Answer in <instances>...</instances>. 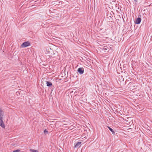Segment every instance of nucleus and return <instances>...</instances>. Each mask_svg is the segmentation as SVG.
<instances>
[{"mask_svg": "<svg viewBox=\"0 0 152 152\" xmlns=\"http://www.w3.org/2000/svg\"><path fill=\"white\" fill-rule=\"evenodd\" d=\"M111 13L114 14V13L112 11H111L110 12L108 11L107 12V18H108L109 20L110 21V22L112 23L113 22L112 21L113 20V18L112 17H113V16L112 15Z\"/></svg>", "mask_w": 152, "mask_h": 152, "instance_id": "f257e3e1", "label": "nucleus"}, {"mask_svg": "<svg viewBox=\"0 0 152 152\" xmlns=\"http://www.w3.org/2000/svg\"><path fill=\"white\" fill-rule=\"evenodd\" d=\"M1 110L0 109V126L3 128H5V126L2 120V117L3 115L1 114Z\"/></svg>", "mask_w": 152, "mask_h": 152, "instance_id": "f03ea898", "label": "nucleus"}, {"mask_svg": "<svg viewBox=\"0 0 152 152\" xmlns=\"http://www.w3.org/2000/svg\"><path fill=\"white\" fill-rule=\"evenodd\" d=\"M30 44V43L28 41L25 42L22 44L21 46L22 48H26L29 46Z\"/></svg>", "mask_w": 152, "mask_h": 152, "instance_id": "7ed1b4c3", "label": "nucleus"}, {"mask_svg": "<svg viewBox=\"0 0 152 152\" xmlns=\"http://www.w3.org/2000/svg\"><path fill=\"white\" fill-rule=\"evenodd\" d=\"M77 72L80 75L83 74L84 72V68L82 67H80L78 68L77 70Z\"/></svg>", "mask_w": 152, "mask_h": 152, "instance_id": "20e7f679", "label": "nucleus"}, {"mask_svg": "<svg viewBox=\"0 0 152 152\" xmlns=\"http://www.w3.org/2000/svg\"><path fill=\"white\" fill-rule=\"evenodd\" d=\"M45 53L46 54L49 55L50 53H53V51L52 49L50 48H48L46 49Z\"/></svg>", "mask_w": 152, "mask_h": 152, "instance_id": "39448f33", "label": "nucleus"}, {"mask_svg": "<svg viewBox=\"0 0 152 152\" xmlns=\"http://www.w3.org/2000/svg\"><path fill=\"white\" fill-rule=\"evenodd\" d=\"M141 21V19L140 18H138L135 19V23L136 24H139Z\"/></svg>", "mask_w": 152, "mask_h": 152, "instance_id": "423d86ee", "label": "nucleus"}, {"mask_svg": "<svg viewBox=\"0 0 152 152\" xmlns=\"http://www.w3.org/2000/svg\"><path fill=\"white\" fill-rule=\"evenodd\" d=\"M81 143V142H78L77 143H75L74 148H79L80 146V145Z\"/></svg>", "mask_w": 152, "mask_h": 152, "instance_id": "0eeeda50", "label": "nucleus"}, {"mask_svg": "<svg viewBox=\"0 0 152 152\" xmlns=\"http://www.w3.org/2000/svg\"><path fill=\"white\" fill-rule=\"evenodd\" d=\"M55 52V53L53 51V53H50L49 55L50 58H55L56 57L55 55L56 54V53H57V52L56 51Z\"/></svg>", "mask_w": 152, "mask_h": 152, "instance_id": "6e6552de", "label": "nucleus"}, {"mask_svg": "<svg viewBox=\"0 0 152 152\" xmlns=\"http://www.w3.org/2000/svg\"><path fill=\"white\" fill-rule=\"evenodd\" d=\"M46 86L48 87H51L52 86V83L48 81H45Z\"/></svg>", "mask_w": 152, "mask_h": 152, "instance_id": "1a4fd4ad", "label": "nucleus"}, {"mask_svg": "<svg viewBox=\"0 0 152 152\" xmlns=\"http://www.w3.org/2000/svg\"><path fill=\"white\" fill-rule=\"evenodd\" d=\"M107 127L112 132V133L113 134H115V132L114 131H113L112 129L111 128L108 126H107Z\"/></svg>", "mask_w": 152, "mask_h": 152, "instance_id": "9d476101", "label": "nucleus"}, {"mask_svg": "<svg viewBox=\"0 0 152 152\" xmlns=\"http://www.w3.org/2000/svg\"><path fill=\"white\" fill-rule=\"evenodd\" d=\"M30 151L31 152H38L37 150L32 149H30Z\"/></svg>", "mask_w": 152, "mask_h": 152, "instance_id": "9b49d317", "label": "nucleus"}, {"mask_svg": "<svg viewBox=\"0 0 152 152\" xmlns=\"http://www.w3.org/2000/svg\"><path fill=\"white\" fill-rule=\"evenodd\" d=\"M20 150L19 149H17L15 150H14L13 151V152H20Z\"/></svg>", "mask_w": 152, "mask_h": 152, "instance_id": "f8f14e48", "label": "nucleus"}, {"mask_svg": "<svg viewBox=\"0 0 152 152\" xmlns=\"http://www.w3.org/2000/svg\"><path fill=\"white\" fill-rule=\"evenodd\" d=\"M44 132L45 134H48V131L46 129H45L44 131Z\"/></svg>", "mask_w": 152, "mask_h": 152, "instance_id": "ddd939ff", "label": "nucleus"}, {"mask_svg": "<svg viewBox=\"0 0 152 152\" xmlns=\"http://www.w3.org/2000/svg\"><path fill=\"white\" fill-rule=\"evenodd\" d=\"M108 49V48H105V47H104L103 48V50H107Z\"/></svg>", "mask_w": 152, "mask_h": 152, "instance_id": "4468645a", "label": "nucleus"}, {"mask_svg": "<svg viewBox=\"0 0 152 152\" xmlns=\"http://www.w3.org/2000/svg\"><path fill=\"white\" fill-rule=\"evenodd\" d=\"M135 1V3L136 4L137 2V0H134Z\"/></svg>", "mask_w": 152, "mask_h": 152, "instance_id": "2eb2a0df", "label": "nucleus"}, {"mask_svg": "<svg viewBox=\"0 0 152 152\" xmlns=\"http://www.w3.org/2000/svg\"><path fill=\"white\" fill-rule=\"evenodd\" d=\"M151 39H152V36H151Z\"/></svg>", "mask_w": 152, "mask_h": 152, "instance_id": "dca6fc26", "label": "nucleus"}, {"mask_svg": "<svg viewBox=\"0 0 152 152\" xmlns=\"http://www.w3.org/2000/svg\"><path fill=\"white\" fill-rule=\"evenodd\" d=\"M19 93V92H17V93Z\"/></svg>", "mask_w": 152, "mask_h": 152, "instance_id": "f3484780", "label": "nucleus"}]
</instances>
